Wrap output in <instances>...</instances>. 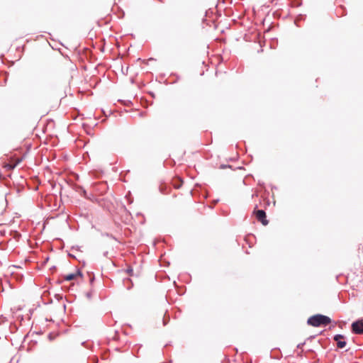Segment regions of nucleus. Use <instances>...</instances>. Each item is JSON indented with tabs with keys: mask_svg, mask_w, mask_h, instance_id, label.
I'll return each instance as SVG.
<instances>
[{
	"mask_svg": "<svg viewBox=\"0 0 363 363\" xmlns=\"http://www.w3.org/2000/svg\"><path fill=\"white\" fill-rule=\"evenodd\" d=\"M331 323V319L326 315L317 314L310 317L307 323L314 327L326 326Z\"/></svg>",
	"mask_w": 363,
	"mask_h": 363,
	"instance_id": "obj_1",
	"label": "nucleus"
},
{
	"mask_svg": "<svg viewBox=\"0 0 363 363\" xmlns=\"http://www.w3.org/2000/svg\"><path fill=\"white\" fill-rule=\"evenodd\" d=\"M352 331L354 334H363V318L352 323Z\"/></svg>",
	"mask_w": 363,
	"mask_h": 363,
	"instance_id": "obj_2",
	"label": "nucleus"
},
{
	"mask_svg": "<svg viewBox=\"0 0 363 363\" xmlns=\"http://www.w3.org/2000/svg\"><path fill=\"white\" fill-rule=\"evenodd\" d=\"M334 340L337 342V347L340 349L344 348L347 345L346 341H345V337L342 335H335L334 337Z\"/></svg>",
	"mask_w": 363,
	"mask_h": 363,
	"instance_id": "obj_3",
	"label": "nucleus"
},
{
	"mask_svg": "<svg viewBox=\"0 0 363 363\" xmlns=\"http://www.w3.org/2000/svg\"><path fill=\"white\" fill-rule=\"evenodd\" d=\"M266 213L263 210H258L256 211V218L260 221L264 225L268 224V220L266 219Z\"/></svg>",
	"mask_w": 363,
	"mask_h": 363,
	"instance_id": "obj_4",
	"label": "nucleus"
},
{
	"mask_svg": "<svg viewBox=\"0 0 363 363\" xmlns=\"http://www.w3.org/2000/svg\"><path fill=\"white\" fill-rule=\"evenodd\" d=\"M82 276V274L81 272L77 270V272H75V273H72V274L65 275L64 279L65 281H71V280L75 279L78 277H81Z\"/></svg>",
	"mask_w": 363,
	"mask_h": 363,
	"instance_id": "obj_5",
	"label": "nucleus"
},
{
	"mask_svg": "<svg viewBox=\"0 0 363 363\" xmlns=\"http://www.w3.org/2000/svg\"><path fill=\"white\" fill-rule=\"evenodd\" d=\"M127 272H128V274H131L133 272V269L129 268V269H127Z\"/></svg>",
	"mask_w": 363,
	"mask_h": 363,
	"instance_id": "obj_6",
	"label": "nucleus"
}]
</instances>
